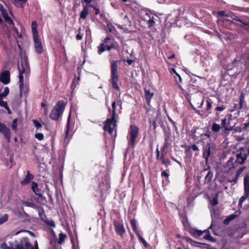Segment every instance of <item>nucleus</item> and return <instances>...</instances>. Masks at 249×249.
Listing matches in <instances>:
<instances>
[{"mask_svg": "<svg viewBox=\"0 0 249 249\" xmlns=\"http://www.w3.org/2000/svg\"><path fill=\"white\" fill-rule=\"evenodd\" d=\"M19 71V87L20 90V96H22L23 92L27 91V88L23 86V74L27 76L30 71L29 65L27 58H21L20 60V63L18 65Z\"/></svg>", "mask_w": 249, "mask_h": 249, "instance_id": "1", "label": "nucleus"}, {"mask_svg": "<svg viewBox=\"0 0 249 249\" xmlns=\"http://www.w3.org/2000/svg\"><path fill=\"white\" fill-rule=\"evenodd\" d=\"M66 104L67 102L64 101H58L50 113V118L53 120H57L62 116Z\"/></svg>", "mask_w": 249, "mask_h": 249, "instance_id": "2", "label": "nucleus"}, {"mask_svg": "<svg viewBox=\"0 0 249 249\" xmlns=\"http://www.w3.org/2000/svg\"><path fill=\"white\" fill-rule=\"evenodd\" d=\"M112 115L111 119H107L104 126V130L105 131H107L109 134H111L113 131L115 129L117 124L116 121L115 119V109H116V103L113 102L112 103Z\"/></svg>", "mask_w": 249, "mask_h": 249, "instance_id": "3", "label": "nucleus"}, {"mask_svg": "<svg viewBox=\"0 0 249 249\" xmlns=\"http://www.w3.org/2000/svg\"><path fill=\"white\" fill-rule=\"evenodd\" d=\"M117 72V63L116 61H113L111 64V81L113 87L119 90L120 88L118 85V75Z\"/></svg>", "mask_w": 249, "mask_h": 249, "instance_id": "4", "label": "nucleus"}, {"mask_svg": "<svg viewBox=\"0 0 249 249\" xmlns=\"http://www.w3.org/2000/svg\"><path fill=\"white\" fill-rule=\"evenodd\" d=\"M29 248L30 243L28 238L27 237L21 239L20 243L17 245L15 249L9 247L5 243H3L0 245L1 249H28Z\"/></svg>", "mask_w": 249, "mask_h": 249, "instance_id": "5", "label": "nucleus"}, {"mask_svg": "<svg viewBox=\"0 0 249 249\" xmlns=\"http://www.w3.org/2000/svg\"><path fill=\"white\" fill-rule=\"evenodd\" d=\"M139 128L135 125H131L129 132V138L128 137V144L133 148L135 146L136 139L137 137Z\"/></svg>", "mask_w": 249, "mask_h": 249, "instance_id": "6", "label": "nucleus"}, {"mask_svg": "<svg viewBox=\"0 0 249 249\" xmlns=\"http://www.w3.org/2000/svg\"><path fill=\"white\" fill-rule=\"evenodd\" d=\"M244 195L239 199V206L242 207L244 201L249 197V176L246 175L244 178Z\"/></svg>", "mask_w": 249, "mask_h": 249, "instance_id": "7", "label": "nucleus"}, {"mask_svg": "<svg viewBox=\"0 0 249 249\" xmlns=\"http://www.w3.org/2000/svg\"><path fill=\"white\" fill-rule=\"evenodd\" d=\"M0 132L3 134L8 142L10 140V130L6 125L0 122Z\"/></svg>", "mask_w": 249, "mask_h": 249, "instance_id": "8", "label": "nucleus"}, {"mask_svg": "<svg viewBox=\"0 0 249 249\" xmlns=\"http://www.w3.org/2000/svg\"><path fill=\"white\" fill-rule=\"evenodd\" d=\"M33 40L36 51L39 54L41 53L43 51V47L38 36H34Z\"/></svg>", "mask_w": 249, "mask_h": 249, "instance_id": "9", "label": "nucleus"}, {"mask_svg": "<svg viewBox=\"0 0 249 249\" xmlns=\"http://www.w3.org/2000/svg\"><path fill=\"white\" fill-rule=\"evenodd\" d=\"M113 224L116 232L121 237H123V235L125 232V230L123 225L117 221H114Z\"/></svg>", "mask_w": 249, "mask_h": 249, "instance_id": "10", "label": "nucleus"}, {"mask_svg": "<svg viewBox=\"0 0 249 249\" xmlns=\"http://www.w3.org/2000/svg\"><path fill=\"white\" fill-rule=\"evenodd\" d=\"M0 80L4 84H8L10 82V72L8 71L3 72L0 76Z\"/></svg>", "mask_w": 249, "mask_h": 249, "instance_id": "11", "label": "nucleus"}, {"mask_svg": "<svg viewBox=\"0 0 249 249\" xmlns=\"http://www.w3.org/2000/svg\"><path fill=\"white\" fill-rule=\"evenodd\" d=\"M31 188L34 193L38 196L39 198H43V196L41 193V191L38 188L37 184L35 182L32 183Z\"/></svg>", "mask_w": 249, "mask_h": 249, "instance_id": "12", "label": "nucleus"}, {"mask_svg": "<svg viewBox=\"0 0 249 249\" xmlns=\"http://www.w3.org/2000/svg\"><path fill=\"white\" fill-rule=\"evenodd\" d=\"M188 231L189 233L195 237H198L202 235L203 232L206 231V230L203 231L201 230H198L194 228H190Z\"/></svg>", "mask_w": 249, "mask_h": 249, "instance_id": "13", "label": "nucleus"}, {"mask_svg": "<svg viewBox=\"0 0 249 249\" xmlns=\"http://www.w3.org/2000/svg\"><path fill=\"white\" fill-rule=\"evenodd\" d=\"M211 154V144L208 143L206 145L204 148V152L203 154V158L205 159L207 161L208 159V158L210 156Z\"/></svg>", "mask_w": 249, "mask_h": 249, "instance_id": "14", "label": "nucleus"}, {"mask_svg": "<svg viewBox=\"0 0 249 249\" xmlns=\"http://www.w3.org/2000/svg\"><path fill=\"white\" fill-rule=\"evenodd\" d=\"M191 148L192 149V150L193 151H199L198 147L195 144H193L191 146L188 147V148L185 150V153L186 154V156L190 158L192 157V154H191V151H190V149Z\"/></svg>", "mask_w": 249, "mask_h": 249, "instance_id": "15", "label": "nucleus"}, {"mask_svg": "<svg viewBox=\"0 0 249 249\" xmlns=\"http://www.w3.org/2000/svg\"><path fill=\"white\" fill-rule=\"evenodd\" d=\"M33 176L29 171H28L25 178L20 182L21 185H24L28 184L31 180L33 179Z\"/></svg>", "mask_w": 249, "mask_h": 249, "instance_id": "16", "label": "nucleus"}, {"mask_svg": "<svg viewBox=\"0 0 249 249\" xmlns=\"http://www.w3.org/2000/svg\"><path fill=\"white\" fill-rule=\"evenodd\" d=\"M227 125L225 128V130H232L233 128V125H231V121L232 120V115L231 114L229 116H227Z\"/></svg>", "mask_w": 249, "mask_h": 249, "instance_id": "17", "label": "nucleus"}, {"mask_svg": "<svg viewBox=\"0 0 249 249\" xmlns=\"http://www.w3.org/2000/svg\"><path fill=\"white\" fill-rule=\"evenodd\" d=\"M37 22L36 21H33L32 22L31 28L32 31L33 36H38V33L37 30Z\"/></svg>", "mask_w": 249, "mask_h": 249, "instance_id": "18", "label": "nucleus"}, {"mask_svg": "<svg viewBox=\"0 0 249 249\" xmlns=\"http://www.w3.org/2000/svg\"><path fill=\"white\" fill-rule=\"evenodd\" d=\"M1 15L6 22H8L9 24H13L12 20L8 16L6 11L2 12Z\"/></svg>", "mask_w": 249, "mask_h": 249, "instance_id": "19", "label": "nucleus"}, {"mask_svg": "<svg viewBox=\"0 0 249 249\" xmlns=\"http://www.w3.org/2000/svg\"><path fill=\"white\" fill-rule=\"evenodd\" d=\"M89 8L87 6H84L83 10L80 13V18L82 19H86L88 15Z\"/></svg>", "mask_w": 249, "mask_h": 249, "instance_id": "20", "label": "nucleus"}, {"mask_svg": "<svg viewBox=\"0 0 249 249\" xmlns=\"http://www.w3.org/2000/svg\"><path fill=\"white\" fill-rule=\"evenodd\" d=\"M27 0H14V4L18 7L23 8Z\"/></svg>", "mask_w": 249, "mask_h": 249, "instance_id": "21", "label": "nucleus"}, {"mask_svg": "<svg viewBox=\"0 0 249 249\" xmlns=\"http://www.w3.org/2000/svg\"><path fill=\"white\" fill-rule=\"evenodd\" d=\"M145 96L147 103H149L153 96V93L147 89H144Z\"/></svg>", "mask_w": 249, "mask_h": 249, "instance_id": "22", "label": "nucleus"}, {"mask_svg": "<svg viewBox=\"0 0 249 249\" xmlns=\"http://www.w3.org/2000/svg\"><path fill=\"white\" fill-rule=\"evenodd\" d=\"M0 106L4 107L7 110H8V113H10V110L7 105V103L6 102H5L2 100V97H0Z\"/></svg>", "mask_w": 249, "mask_h": 249, "instance_id": "23", "label": "nucleus"}, {"mask_svg": "<svg viewBox=\"0 0 249 249\" xmlns=\"http://www.w3.org/2000/svg\"><path fill=\"white\" fill-rule=\"evenodd\" d=\"M67 237V235L65 233H60L59 234V238L58 243L59 244H62L64 243L65 239Z\"/></svg>", "mask_w": 249, "mask_h": 249, "instance_id": "24", "label": "nucleus"}, {"mask_svg": "<svg viewBox=\"0 0 249 249\" xmlns=\"http://www.w3.org/2000/svg\"><path fill=\"white\" fill-rule=\"evenodd\" d=\"M130 223H131V226H132V229H133L134 232H135V233L136 234L137 233H138L139 232H138V231L137 230V228L136 220L135 219H131Z\"/></svg>", "mask_w": 249, "mask_h": 249, "instance_id": "25", "label": "nucleus"}, {"mask_svg": "<svg viewBox=\"0 0 249 249\" xmlns=\"http://www.w3.org/2000/svg\"><path fill=\"white\" fill-rule=\"evenodd\" d=\"M8 215L5 213L2 215H0V225L2 224L4 222L7 221L8 219Z\"/></svg>", "mask_w": 249, "mask_h": 249, "instance_id": "26", "label": "nucleus"}, {"mask_svg": "<svg viewBox=\"0 0 249 249\" xmlns=\"http://www.w3.org/2000/svg\"><path fill=\"white\" fill-rule=\"evenodd\" d=\"M233 220V213L231 214V215H230L229 216L227 217V218L224 220L223 223L224 225H227L229 224V223L231 221H232Z\"/></svg>", "mask_w": 249, "mask_h": 249, "instance_id": "27", "label": "nucleus"}, {"mask_svg": "<svg viewBox=\"0 0 249 249\" xmlns=\"http://www.w3.org/2000/svg\"><path fill=\"white\" fill-rule=\"evenodd\" d=\"M154 14L150 12V11H145V14L142 17L143 20L147 21L148 20V18H151V16H153Z\"/></svg>", "mask_w": 249, "mask_h": 249, "instance_id": "28", "label": "nucleus"}, {"mask_svg": "<svg viewBox=\"0 0 249 249\" xmlns=\"http://www.w3.org/2000/svg\"><path fill=\"white\" fill-rule=\"evenodd\" d=\"M184 239L187 242L189 243L191 245L194 246H197V244H199V243L193 241L192 239H191L189 237H184Z\"/></svg>", "mask_w": 249, "mask_h": 249, "instance_id": "29", "label": "nucleus"}, {"mask_svg": "<svg viewBox=\"0 0 249 249\" xmlns=\"http://www.w3.org/2000/svg\"><path fill=\"white\" fill-rule=\"evenodd\" d=\"M98 53L99 54H101L102 53H103L105 50H106V45L104 44H101L98 47Z\"/></svg>", "mask_w": 249, "mask_h": 249, "instance_id": "30", "label": "nucleus"}, {"mask_svg": "<svg viewBox=\"0 0 249 249\" xmlns=\"http://www.w3.org/2000/svg\"><path fill=\"white\" fill-rule=\"evenodd\" d=\"M137 235L138 236V238L139 239V240L142 243L143 245L145 247H147L148 246V244L146 242V241L143 239V238L140 235V234H139V232L138 233H136Z\"/></svg>", "mask_w": 249, "mask_h": 249, "instance_id": "31", "label": "nucleus"}, {"mask_svg": "<svg viewBox=\"0 0 249 249\" xmlns=\"http://www.w3.org/2000/svg\"><path fill=\"white\" fill-rule=\"evenodd\" d=\"M9 92V88L7 87H5L3 91L0 94V97H2V98L5 97L6 96H7Z\"/></svg>", "mask_w": 249, "mask_h": 249, "instance_id": "32", "label": "nucleus"}, {"mask_svg": "<svg viewBox=\"0 0 249 249\" xmlns=\"http://www.w3.org/2000/svg\"><path fill=\"white\" fill-rule=\"evenodd\" d=\"M233 158L231 157L227 162V166L229 167L230 170L233 168V163L232 162Z\"/></svg>", "mask_w": 249, "mask_h": 249, "instance_id": "33", "label": "nucleus"}, {"mask_svg": "<svg viewBox=\"0 0 249 249\" xmlns=\"http://www.w3.org/2000/svg\"><path fill=\"white\" fill-rule=\"evenodd\" d=\"M220 129V126L219 124L214 123L212 126V130L213 132H219Z\"/></svg>", "mask_w": 249, "mask_h": 249, "instance_id": "34", "label": "nucleus"}, {"mask_svg": "<svg viewBox=\"0 0 249 249\" xmlns=\"http://www.w3.org/2000/svg\"><path fill=\"white\" fill-rule=\"evenodd\" d=\"M213 178V173L211 171H209L207 175L205 177V179L206 181H210Z\"/></svg>", "mask_w": 249, "mask_h": 249, "instance_id": "35", "label": "nucleus"}, {"mask_svg": "<svg viewBox=\"0 0 249 249\" xmlns=\"http://www.w3.org/2000/svg\"><path fill=\"white\" fill-rule=\"evenodd\" d=\"M17 119H14L13 121L12 124L11 125L12 129L15 131L17 129Z\"/></svg>", "mask_w": 249, "mask_h": 249, "instance_id": "36", "label": "nucleus"}, {"mask_svg": "<svg viewBox=\"0 0 249 249\" xmlns=\"http://www.w3.org/2000/svg\"><path fill=\"white\" fill-rule=\"evenodd\" d=\"M154 19V15L153 16H151V18H148V20L147 21V22L149 24V27L152 26L155 23Z\"/></svg>", "mask_w": 249, "mask_h": 249, "instance_id": "37", "label": "nucleus"}, {"mask_svg": "<svg viewBox=\"0 0 249 249\" xmlns=\"http://www.w3.org/2000/svg\"><path fill=\"white\" fill-rule=\"evenodd\" d=\"M35 137L39 141H41L44 139V135L41 133L36 134Z\"/></svg>", "mask_w": 249, "mask_h": 249, "instance_id": "38", "label": "nucleus"}, {"mask_svg": "<svg viewBox=\"0 0 249 249\" xmlns=\"http://www.w3.org/2000/svg\"><path fill=\"white\" fill-rule=\"evenodd\" d=\"M70 118H71V113H70L69 116L68 118V122H67V130L66 132V136H65L66 138L68 137V133H69Z\"/></svg>", "mask_w": 249, "mask_h": 249, "instance_id": "39", "label": "nucleus"}, {"mask_svg": "<svg viewBox=\"0 0 249 249\" xmlns=\"http://www.w3.org/2000/svg\"><path fill=\"white\" fill-rule=\"evenodd\" d=\"M204 238L206 239L209 240V241L214 242L215 240L213 239V238L211 236V235L210 234L209 232H208L207 234L204 236Z\"/></svg>", "mask_w": 249, "mask_h": 249, "instance_id": "40", "label": "nucleus"}, {"mask_svg": "<svg viewBox=\"0 0 249 249\" xmlns=\"http://www.w3.org/2000/svg\"><path fill=\"white\" fill-rule=\"evenodd\" d=\"M244 100V95L243 94H241L240 96V99H239V103H240L239 108L240 109L242 108V107Z\"/></svg>", "mask_w": 249, "mask_h": 249, "instance_id": "41", "label": "nucleus"}, {"mask_svg": "<svg viewBox=\"0 0 249 249\" xmlns=\"http://www.w3.org/2000/svg\"><path fill=\"white\" fill-rule=\"evenodd\" d=\"M218 204V196H214L212 202L211 204L213 206H216Z\"/></svg>", "mask_w": 249, "mask_h": 249, "instance_id": "42", "label": "nucleus"}, {"mask_svg": "<svg viewBox=\"0 0 249 249\" xmlns=\"http://www.w3.org/2000/svg\"><path fill=\"white\" fill-rule=\"evenodd\" d=\"M161 161L162 163L166 166H168L170 164V161L168 159H163Z\"/></svg>", "mask_w": 249, "mask_h": 249, "instance_id": "43", "label": "nucleus"}, {"mask_svg": "<svg viewBox=\"0 0 249 249\" xmlns=\"http://www.w3.org/2000/svg\"><path fill=\"white\" fill-rule=\"evenodd\" d=\"M33 123H34V124L35 127L37 129H38L39 128L42 127L41 124L40 123H39L37 121L34 120H33Z\"/></svg>", "mask_w": 249, "mask_h": 249, "instance_id": "44", "label": "nucleus"}, {"mask_svg": "<svg viewBox=\"0 0 249 249\" xmlns=\"http://www.w3.org/2000/svg\"><path fill=\"white\" fill-rule=\"evenodd\" d=\"M227 122V118H225L222 120L221 125L223 127L226 128Z\"/></svg>", "mask_w": 249, "mask_h": 249, "instance_id": "45", "label": "nucleus"}, {"mask_svg": "<svg viewBox=\"0 0 249 249\" xmlns=\"http://www.w3.org/2000/svg\"><path fill=\"white\" fill-rule=\"evenodd\" d=\"M47 224L48 225H49L52 227H53V228L55 227V224L53 220H50V221H48Z\"/></svg>", "mask_w": 249, "mask_h": 249, "instance_id": "46", "label": "nucleus"}, {"mask_svg": "<svg viewBox=\"0 0 249 249\" xmlns=\"http://www.w3.org/2000/svg\"><path fill=\"white\" fill-rule=\"evenodd\" d=\"M81 30V28H80L79 29H78V31L80 32V30ZM76 38L77 40H80L81 39H82V36L80 34V33L79 34H78L76 36Z\"/></svg>", "mask_w": 249, "mask_h": 249, "instance_id": "47", "label": "nucleus"}, {"mask_svg": "<svg viewBox=\"0 0 249 249\" xmlns=\"http://www.w3.org/2000/svg\"><path fill=\"white\" fill-rule=\"evenodd\" d=\"M38 249V244L37 241H35V247H31V245L30 244V248L28 249Z\"/></svg>", "mask_w": 249, "mask_h": 249, "instance_id": "48", "label": "nucleus"}, {"mask_svg": "<svg viewBox=\"0 0 249 249\" xmlns=\"http://www.w3.org/2000/svg\"><path fill=\"white\" fill-rule=\"evenodd\" d=\"M178 80L177 79H175L176 83L178 84L179 83H182V79H181V76L179 75L178 76Z\"/></svg>", "mask_w": 249, "mask_h": 249, "instance_id": "49", "label": "nucleus"}, {"mask_svg": "<svg viewBox=\"0 0 249 249\" xmlns=\"http://www.w3.org/2000/svg\"><path fill=\"white\" fill-rule=\"evenodd\" d=\"M217 15L219 16V17H224L225 16H226L225 15V12L224 11H219L218 13H217Z\"/></svg>", "mask_w": 249, "mask_h": 249, "instance_id": "50", "label": "nucleus"}, {"mask_svg": "<svg viewBox=\"0 0 249 249\" xmlns=\"http://www.w3.org/2000/svg\"><path fill=\"white\" fill-rule=\"evenodd\" d=\"M161 176L163 177H166V178H168V173L165 171H163L161 172Z\"/></svg>", "mask_w": 249, "mask_h": 249, "instance_id": "51", "label": "nucleus"}, {"mask_svg": "<svg viewBox=\"0 0 249 249\" xmlns=\"http://www.w3.org/2000/svg\"><path fill=\"white\" fill-rule=\"evenodd\" d=\"M207 105L206 110H209L211 108V107H212V105H211V103L208 101H207Z\"/></svg>", "mask_w": 249, "mask_h": 249, "instance_id": "52", "label": "nucleus"}, {"mask_svg": "<svg viewBox=\"0 0 249 249\" xmlns=\"http://www.w3.org/2000/svg\"><path fill=\"white\" fill-rule=\"evenodd\" d=\"M224 109H225V107L223 106H220V107H216V110L217 111H221L223 110Z\"/></svg>", "mask_w": 249, "mask_h": 249, "instance_id": "53", "label": "nucleus"}, {"mask_svg": "<svg viewBox=\"0 0 249 249\" xmlns=\"http://www.w3.org/2000/svg\"><path fill=\"white\" fill-rule=\"evenodd\" d=\"M156 157L158 160L160 159V151L159 149L157 148L156 150Z\"/></svg>", "mask_w": 249, "mask_h": 249, "instance_id": "54", "label": "nucleus"}, {"mask_svg": "<svg viewBox=\"0 0 249 249\" xmlns=\"http://www.w3.org/2000/svg\"><path fill=\"white\" fill-rule=\"evenodd\" d=\"M93 9L94 10V11H95V14L96 15H98L100 13V10L99 9H98V8L96 7H93Z\"/></svg>", "mask_w": 249, "mask_h": 249, "instance_id": "55", "label": "nucleus"}, {"mask_svg": "<svg viewBox=\"0 0 249 249\" xmlns=\"http://www.w3.org/2000/svg\"><path fill=\"white\" fill-rule=\"evenodd\" d=\"M6 11L3 5L1 4H0V11L1 13L3 12L4 11Z\"/></svg>", "mask_w": 249, "mask_h": 249, "instance_id": "56", "label": "nucleus"}, {"mask_svg": "<svg viewBox=\"0 0 249 249\" xmlns=\"http://www.w3.org/2000/svg\"><path fill=\"white\" fill-rule=\"evenodd\" d=\"M167 147V145H166L165 144L161 148V151L162 152V153H163L164 152L165 150V149Z\"/></svg>", "mask_w": 249, "mask_h": 249, "instance_id": "57", "label": "nucleus"}, {"mask_svg": "<svg viewBox=\"0 0 249 249\" xmlns=\"http://www.w3.org/2000/svg\"><path fill=\"white\" fill-rule=\"evenodd\" d=\"M113 48V45L107 46L106 45V50L110 51L111 48Z\"/></svg>", "mask_w": 249, "mask_h": 249, "instance_id": "58", "label": "nucleus"}, {"mask_svg": "<svg viewBox=\"0 0 249 249\" xmlns=\"http://www.w3.org/2000/svg\"><path fill=\"white\" fill-rule=\"evenodd\" d=\"M126 61L127 64L129 65H131L133 62V61L131 59H127Z\"/></svg>", "mask_w": 249, "mask_h": 249, "instance_id": "59", "label": "nucleus"}, {"mask_svg": "<svg viewBox=\"0 0 249 249\" xmlns=\"http://www.w3.org/2000/svg\"><path fill=\"white\" fill-rule=\"evenodd\" d=\"M202 135H204V136H206V137H207L208 138H209V137H210V133H204V134H201V136H202Z\"/></svg>", "mask_w": 249, "mask_h": 249, "instance_id": "60", "label": "nucleus"}, {"mask_svg": "<svg viewBox=\"0 0 249 249\" xmlns=\"http://www.w3.org/2000/svg\"><path fill=\"white\" fill-rule=\"evenodd\" d=\"M168 119L169 120V121L174 125H175V122H174L171 118L168 117Z\"/></svg>", "mask_w": 249, "mask_h": 249, "instance_id": "61", "label": "nucleus"}, {"mask_svg": "<svg viewBox=\"0 0 249 249\" xmlns=\"http://www.w3.org/2000/svg\"><path fill=\"white\" fill-rule=\"evenodd\" d=\"M164 156H165L164 154L163 153H162L161 155V157H160V159L162 160H163V159H165Z\"/></svg>", "mask_w": 249, "mask_h": 249, "instance_id": "62", "label": "nucleus"}, {"mask_svg": "<svg viewBox=\"0 0 249 249\" xmlns=\"http://www.w3.org/2000/svg\"><path fill=\"white\" fill-rule=\"evenodd\" d=\"M110 38L108 37H106V38H105V40H104V42L105 43H107L108 40H109Z\"/></svg>", "mask_w": 249, "mask_h": 249, "instance_id": "63", "label": "nucleus"}, {"mask_svg": "<svg viewBox=\"0 0 249 249\" xmlns=\"http://www.w3.org/2000/svg\"><path fill=\"white\" fill-rule=\"evenodd\" d=\"M85 2L89 4L91 2L92 0H84Z\"/></svg>", "mask_w": 249, "mask_h": 249, "instance_id": "64", "label": "nucleus"}]
</instances>
